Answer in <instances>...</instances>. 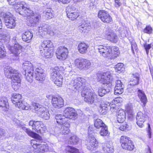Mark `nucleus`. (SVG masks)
<instances>
[{
    "label": "nucleus",
    "instance_id": "f8f14e48",
    "mask_svg": "<svg viewBox=\"0 0 153 153\" xmlns=\"http://www.w3.org/2000/svg\"><path fill=\"white\" fill-rule=\"evenodd\" d=\"M147 117V115L142 112H139L137 113L136 117L137 123L139 127L141 128L143 127L144 126L143 123Z\"/></svg>",
    "mask_w": 153,
    "mask_h": 153
},
{
    "label": "nucleus",
    "instance_id": "6e6552de",
    "mask_svg": "<svg viewBox=\"0 0 153 153\" xmlns=\"http://www.w3.org/2000/svg\"><path fill=\"white\" fill-rule=\"evenodd\" d=\"M68 49L64 46L59 47L57 49L56 54L57 58L60 60H64L68 56Z\"/></svg>",
    "mask_w": 153,
    "mask_h": 153
},
{
    "label": "nucleus",
    "instance_id": "0eeeda50",
    "mask_svg": "<svg viewBox=\"0 0 153 153\" xmlns=\"http://www.w3.org/2000/svg\"><path fill=\"white\" fill-rule=\"evenodd\" d=\"M99 51L103 57L113 59L111 48L108 46L101 45L99 46Z\"/></svg>",
    "mask_w": 153,
    "mask_h": 153
},
{
    "label": "nucleus",
    "instance_id": "b1692460",
    "mask_svg": "<svg viewBox=\"0 0 153 153\" xmlns=\"http://www.w3.org/2000/svg\"><path fill=\"white\" fill-rule=\"evenodd\" d=\"M102 149L107 153H112L114 151L113 146L108 143L102 144Z\"/></svg>",
    "mask_w": 153,
    "mask_h": 153
},
{
    "label": "nucleus",
    "instance_id": "473e14b6",
    "mask_svg": "<svg viewBox=\"0 0 153 153\" xmlns=\"http://www.w3.org/2000/svg\"><path fill=\"white\" fill-rule=\"evenodd\" d=\"M108 39L114 43H116L118 41V37L117 35L113 32H109L106 33Z\"/></svg>",
    "mask_w": 153,
    "mask_h": 153
},
{
    "label": "nucleus",
    "instance_id": "c03bdc74",
    "mask_svg": "<svg viewBox=\"0 0 153 153\" xmlns=\"http://www.w3.org/2000/svg\"><path fill=\"white\" fill-rule=\"evenodd\" d=\"M124 86L121 87L115 86L114 88V94L116 95L122 94L124 91Z\"/></svg>",
    "mask_w": 153,
    "mask_h": 153
},
{
    "label": "nucleus",
    "instance_id": "7ed1b4c3",
    "mask_svg": "<svg viewBox=\"0 0 153 153\" xmlns=\"http://www.w3.org/2000/svg\"><path fill=\"white\" fill-rule=\"evenodd\" d=\"M97 75L98 80L101 83L103 84L112 85L113 78L109 72L98 73Z\"/></svg>",
    "mask_w": 153,
    "mask_h": 153
},
{
    "label": "nucleus",
    "instance_id": "a18cd8bd",
    "mask_svg": "<svg viewBox=\"0 0 153 153\" xmlns=\"http://www.w3.org/2000/svg\"><path fill=\"white\" fill-rule=\"evenodd\" d=\"M123 66V64L120 63H118L114 67L115 71L119 73L121 72L124 70Z\"/></svg>",
    "mask_w": 153,
    "mask_h": 153
},
{
    "label": "nucleus",
    "instance_id": "9d476101",
    "mask_svg": "<svg viewBox=\"0 0 153 153\" xmlns=\"http://www.w3.org/2000/svg\"><path fill=\"white\" fill-rule=\"evenodd\" d=\"M98 16L101 20L104 23H109L112 21V18L109 13L103 10L99 11Z\"/></svg>",
    "mask_w": 153,
    "mask_h": 153
},
{
    "label": "nucleus",
    "instance_id": "f704fd0d",
    "mask_svg": "<svg viewBox=\"0 0 153 153\" xmlns=\"http://www.w3.org/2000/svg\"><path fill=\"white\" fill-rule=\"evenodd\" d=\"M21 74L17 71L9 79H11L12 82H21Z\"/></svg>",
    "mask_w": 153,
    "mask_h": 153
},
{
    "label": "nucleus",
    "instance_id": "cd10ccee",
    "mask_svg": "<svg viewBox=\"0 0 153 153\" xmlns=\"http://www.w3.org/2000/svg\"><path fill=\"white\" fill-rule=\"evenodd\" d=\"M33 36V34L29 31H26L22 34V39L23 41L27 43L30 42Z\"/></svg>",
    "mask_w": 153,
    "mask_h": 153
},
{
    "label": "nucleus",
    "instance_id": "5fc2aeb1",
    "mask_svg": "<svg viewBox=\"0 0 153 153\" xmlns=\"http://www.w3.org/2000/svg\"><path fill=\"white\" fill-rule=\"evenodd\" d=\"M12 88L15 91L18 89L21 85L20 82H12Z\"/></svg>",
    "mask_w": 153,
    "mask_h": 153
},
{
    "label": "nucleus",
    "instance_id": "bf43d9fd",
    "mask_svg": "<svg viewBox=\"0 0 153 153\" xmlns=\"http://www.w3.org/2000/svg\"><path fill=\"white\" fill-rule=\"evenodd\" d=\"M152 31V28L150 26H147L144 30V32L145 33L148 34L151 33Z\"/></svg>",
    "mask_w": 153,
    "mask_h": 153
},
{
    "label": "nucleus",
    "instance_id": "4c0bfd02",
    "mask_svg": "<svg viewBox=\"0 0 153 153\" xmlns=\"http://www.w3.org/2000/svg\"><path fill=\"white\" fill-rule=\"evenodd\" d=\"M109 107V106L103 103L101 104L99 108V112L102 114H105L107 113V111Z\"/></svg>",
    "mask_w": 153,
    "mask_h": 153
},
{
    "label": "nucleus",
    "instance_id": "58836bf2",
    "mask_svg": "<svg viewBox=\"0 0 153 153\" xmlns=\"http://www.w3.org/2000/svg\"><path fill=\"white\" fill-rule=\"evenodd\" d=\"M33 12L30 9H27L25 11L22 10V12L20 13V15H21L24 16L30 17L33 16Z\"/></svg>",
    "mask_w": 153,
    "mask_h": 153
},
{
    "label": "nucleus",
    "instance_id": "20e7f679",
    "mask_svg": "<svg viewBox=\"0 0 153 153\" xmlns=\"http://www.w3.org/2000/svg\"><path fill=\"white\" fill-rule=\"evenodd\" d=\"M12 102L20 109L28 110L29 107L24 105L22 102V96L19 94H14L11 99Z\"/></svg>",
    "mask_w": 153,
    "mask_h": 153
},
{
    "label": "nucleus",
    "instance_id": "5701e85b",
    "mask_svg": "<svg viewBox=\"0 0 153 153\" xmlns=\"http://www.w3.org/2000/svg\"><path fill=\"white\" fill-rule=\"evenodd\" d=\"M42 16L47 19H51L54 17V13L51 9L47 8L43 12Z\"/></svg>",
    "mask_w": 153,
    "mask_h": 153
},
{
    "label": "nucleus",
    "instance_id": "f03ea898",
    "mask_svg": "<svg viewBox=\"0 0 153 153\" xmlns=\"http://www.w3.org/2000/svg\"><path fill=\"white\" fill-rule=\"evenodd\" d=\"M41 46L42 48L40 50L41 55L46 58L52 57L53 54L52 42L49 40L44 41L42 42Z\"/></svg>",
    "mask_w": 153,
    "mask_h": 153
},
{
    "label": "nucleus",
    "instance_id": "a211bd4d",
    "mask_svg": "<svg viewBox=\"0 0 153 153\" xmlns=\"http://www.w3.org/2000/svg\"><path fill=\"white\" fill-rule=\"evenodd\" d=\"M31 63L29 62L25 61L22 64V68L25 73H33V68Z\"/></svg>",
    "mask_w": 153,
    "mask_h": 153
},
{
    "label": "nucleus",
    "instance_id": "c756f323",
    "mask_svg": "<svg viewBox=\"0 0 153 153\" xmlns=\"http://www.w3.org/2000/svg\"><path fill=\"white\" fill-rule=\"evenodd\" d=\"M21 127H22V129L25 131L29 136L38 140V135L37 134L31 131L29 129H28L23 126H21Z\"/></svg>",
    "mask_w": 153,
    "mask_h": 153
},
{
    "label": "nucleus",
    "instance_id": "603ef678",
    "mask_svg": "<svg viewBox=\"0 0 153 153\" xmlns=\"http://www.w3.org/2000/svg\"><path fill=\"white\" fill-rule=\"evenodd\" d=\"M75 12H77V10L73 7H68L66 9V14L68 13H73Z\"/></svg>",
    "mask_w": 153,
    "mask_h": 153
},
{
    "label": "nucleus",
    "instance_id": "412c9836",
    "mask_svg": "<svg viewBox=\"0 0 153 153\" xmlns=\"http://www.w3.org/2000/svg\"><path fill=\"white\" fill-rule=\"evenodd\" d=\"M17 71L10 66H7L4 68V74L8 78L11 77V76Z\"/></svg>",
    "mask_w": 153,
    "mask_h": 153
},
{
    "label": "nucleus",
    "instance_id": "ea45409f",
    "mask_svg": "<svg viewBox=\"0 0 153 153\" xmlns=\"http://www.w3.org/2000/svg\"><path fill=\"white\" fill-rule=\"evenodd\" d=\"M65 151L66 153H80L77 149L70 146L66 147Z\"/></svg>",
    "mask_w": 153,
    "mask_h": 153
},
{
    "label": "nucleus",
    "instance_id": "37998d69",
    "mask_svg": "<svg viewBox=\"0 0 153 153\" xmlns=\"http://www.w3.org/2000/svg\"><path fill=\"white\" fill-rule=\"evenodd\" d=\"M79 139L76 135H74L70 138V141L71 144L76 145L79 143Z\"/></svg>",
    "mask_w": 153,
    "mask_h": 153
},
{
    "label": "nucleus",
    "instance_id": "13d9d810",
    "mask_svg": "<svg viewBox=\"0 0 153 153\" xmlns=\"http://www.w3.org/2000/svg\"><path fill=\"white\" fill-rule=\"evenodd\" d=\"M132 105L131 104H128L126 108V111L129 114H131L132 111Z\"/></svg>",
    "mask_w": 153,
    "mask_h": 153
},
{
    "label": "nucleus",
    "instance_id": "e2e57ef3",
    "mask_svg": "<svg viewBox=\"0 0 153 153\" xmlns=\"http://www.w3.org/2000/svg\"><path fill=\"white\" fill-rule=\"evenodd\" d=\"M153 45L152 44H145L144 45V46L146 50V52L147 53L149 52V50L153 46Z\"/></svg>",
    "mask_w": 153,
    "mask_h": 153
},
{
    "label": "nucleus",
    "instance_id": "393cba45",
    "mask_svg": "<svg viewBox=\"0 0 153 153\" xmlns=\"http://www.w3.org/2000/svg\"><path fill=\"white\" fill-rule=\"evenodd\" d=\"M82 21V24L78 27V30L79 31L82 33H86L89 30L91 26L87 23L83 22Z\"/></svg>",
    "mask_w": 153,
    "mask_h": 153
},
{
    "label": "nucleus",
    "instance_id": "c9c22d12",
    "mask_svg": "<svg viewBox=\"0 0 153 153\" xmlns=\"http://www.w3.org/2000/svg\"><path fill=\"white\" fill-rule=\"evenodd\" d=\"M66 117L65 116V114H58L56 115L55 119L56 120V122L60 125L64 123L65 121H66Z\"/></svg>",
    "mask_w": 153,
    "mask_h": 153
},
{
    "label": "nucleus",
    "instance_id": "8fccbe9b",
    "mask_svg": "<svg viewBox=\"0 0 153 153\" xmlns=\"http://www.w3.org/2000/svg\"><path fill=\"white\" fill-rule=\"evenodd\" d=\"M131 127L128 124L125 123L120 126L119 129L123 131H127L131 130Z\"/></svg>",
    "mask_w": 153,
    "mask_h": 153
},
{
    "label": "nucleus",
    "instance_id": "dca6fc26",
    "mask_svg": "<svg viewBox=\"0 0 153 153\" xmlns=\"http://www.w3.org/2000/svg\"><path fill=\"white\" fill-rule=\"evenodd\" d=\"M22 46L18 44L15 43L13 46L10 47L9 48L11 53L15 56H18L22 52Z\"/></svg>",
    "mask_w": 153,
    "mask_h": 153
},
{
    "label": "nucleus",
    "instance_id": "69168bd1",
    "mask_svg": "<svg viewBox=\"0 0 153 153\" xmlns=\"http://www.w3.org/2000/svg\"><path fill=\"white\" fill-rule=\"evenodd\" d=\"M46 73L39 74V81H43L45 80L46 76Z\"/></svg>",
    "mask_w": 153,
    "mask_h": 153
},
{
    "label": "nucleus",
    "instance_id": "4be33fe9",
    "mask_svg": "<svg viewBox=\"0 0 153 153\" xmlns=\"http://www.w3.org/2000/svg\"><path fill=\"white\" fill-rule=\"evenodd\" d=\"M37 73H35V74H33V73H29L25 74V78L26 80L27 81L31 83L33 81V75H34L35 79L37 80H38V72L36 71Z\"/></svg>",
    "mask_w": 153,
    "mask_h": 153
},
{
    "label": "nucleus",
    "instance_id": "39448f33",
    "mask_svg": "<svg viewBox=\"0 0 153 153\" xmlns=\"http://www.w3.org/2000/svg\"><path fill=\"white\" fill-rule=\"evenodd\" d=\"M5 24L7 28L12 29L16 26L15 18L10 12H7L3 15Z\"/></svg>",
    "mask_w": 153,
    "mask_h": 153
},
{
    "label": "nucleus",
    "instance_id": "6e6d98bb",
    "mask_svg": "<svg viewBox=\"0 0 153 153\" xmlns=\"http://www.w3.org/2000/svg\"><path fill=\"white\" fill-rule=\"evenodd\" d=\"M128 33L129 32L128 31L127 29L125 28V29H124L120 33V35L121 37L123 38L128 36Z\"/></svg>",
    "mask_w": 153,
    "mask_h": 153
},
{
    "label": "nucleus",
    "instance_id": "aec40b11",
    "mask_svg": "<svg viewBox=\"0 0 153 153\" xmlns=\"http://www.w3.org/2000/svg\"><path fill=\"white\" fill-rule=\"evenodd\" d=\"M111 84L105 85L101 88H100L98 90L99 95L100 97H102L107 93H108L111 90V88L109 87Z\"/></svg>",
    "mask_w": 153,
    "mask_h": 153
},
{
    "label": "nucleus",
    "instance_id": "09e8293b",
    "mask_svg": "<svg viewBox=\"0 0 153 153\" xmlns=\"http://www.w3.org/2000/svg\"><path fill=\"white\" fill-rule=\"evenodd\" d=\"M67 16L70 19L74 20L77 18L79 15L77 12H75L73 13H68L67 14Z\"/></svg>",
    "mask_w": 153,
    "mask_h": 153
},
{
    "label": "nucleus",
    "instance_id": "6ab92c4d",
    "mask_svg": "<svg viewBox=\"0 0 153 153\" xmlns=\"http://www.w3.org/2000/svg\"><path fill=\"white\" fill-rule=\"evenodd\" d=\"M132 77L133 78L128 83V85L131 86H134L139 84L140 75L138 73H135L132 74Z\"/></svg>",
    "mask_w": 153,
    "mask_h": 153
},
{
    "label": "nucleus",
    "instance_id": "bb28decb",
    "mask_svg": "<svg viewBox=\"0 0 153 153\" xmlns=\"http://www.w3.org/2000/svg\"><path fill=\"white\" fill-rule=\"evenodd\" d=\"M89 46L84 42H81L79 44L78 47L79 51L81 53H85Z\"/></svg>",
    "mask_w": 153,
    "mask_h": 153
},
{
    "label": "nucleus",
    "instance_id": "2eb2a0df",
    "mask_svg": "<svg viewBox=\"0 0 153 153\" xmlns=\"http://www.w3.org/2000/svg\"><path fill=\"white\" fill-rule=\"evenodd\" d=\"M42 140V137L39 135V152H47L49 149L47 144Z\"/></svg>",
    "mask_w": 153,
    "mask_h": 153
},
{
    "label": "nucleus",
    "instance_id": "2f4dec72",
    "mask_svg": "<svg viewBox=\"0 0 153 153\" xmlns=\"http://www.w3.org/2000/svg\"><path fill=\"white\" fill-rule=\"evenodd\" d=\"M126 115L125 112L122 110H120L117 116V120L119 123H122L125 120Z\"/></svg>",
    "mask_w": 153,
    "mask_h": 153
},
{
    "label": "nucleus",
    "instance_id": "79ce46f5",
    "mask_svg": "<svg viewBox=\"0 0 153 153\" xmlns=\"http://www.w3.org/2000/svg\"><path fill=\"white\" fill-rule=\"evenodd\" d=\"M102 121L100 119H96L94 121V125L97 128H99L105 126Z\"/></svg>",
    "mask_w": 153,
    "mask_h": 153
},
{
    "label": "nucleus",
    "instance_id": "1a4fd4ad",
    "mask_svg": "<svg viewBox=\"0 0 153 153\" xmlns=\"http://www.w3.org/2000/svg\"><path fill=\"white\" fill-rule=\"evenodd\" d=\"M63 114L66 118L75 120L77 117V114L75 110L71 107H68L65 108Z\"/></svg>",
    "mask_w": 153,
    "mask_h": 153
},
{
    "label": "nucleus",
    "instance_id": "7c9ffc66",
    "mask_svg": "<svg viewBox=\"0 0 153 153\" xmlns=\"http://www.w3.org/2000/svg\"><path fill=\"white\" fill-rule=\"evenodd\" d=\"M50 28V26L45 23L41 24L40 26L39 27V35L42 36L43 35V33H41V32L43 31L45 32L44 33L45 34V32H47Z\"/></svg>",
    "mask_w": 153,
    "mask_h": 153
},
{
    "label": "nucleus",
    "instance_id": "c85d7f7f",
    "mask_svg": "<svg viewBox=\"0 0 153 153\" xmlns=\"http://www.w3.org/2000/svg\"><path fill=\"white\" fill-rule=\"evenodd\" d=\"M131 142V141L130 138L126 136H122L120 137V143L122 147H125V144L127 143L128 144H130Z\"/></svg>",
    "mask_w": 153,
    "mask_h": 153
},
{
    "label": "nucleus",
    "instance_id": "f3484780",
    "mask_svg": "<svg viewBox=\"0 0 153 153\" xmlns=\"http://www.w3.org/2000/svg\"><path fill=\"white\" fill-rule=\"evenodd\" d=\"M70 124L67 121H65L62 124L59 125L58 127L61 130V133L62 134H68L70 131L69 128Z\"/></svg>",
    "mask_w": 153,
    "mask_h": 153
},
{
    "label": "nucleus",
    "instance_id": "f257e3e1",
    "mask_svg": "<svg viewBox=\"0 0 153 153\" xmlns=\"http://www.w3.org/2000/svg\"><path fill=\"white\" fill-rule=\"evenodd\" d=\"M67 84L71 85V88L75 91L82 90V96L84 97V100L88 104H92L95 101L100 102L101 100L97 99L96 95L93 89H88L86 86V80L81 77H78L76 75H74L71 77L69 76L65 79Z\"/></svg>",
    "mask_w": 153,
    "mask_h": 153
},
{
    "label": "nucleus",
    "instance_id": "3c124183",
    "mask_svg": "<svg viewBox=\"0 0 153 153\" xmlns=\"http://www.w3.org/2000/svg\"><path fill=\"white\" fill-rule=\"evenodd\" d=\"M108 133V128L105 125V126H104L101 128V129L100 132V134L101 136H105L107 135Z\"/></svg>",
    "mask_w": 153,
    "mask_h": 153
},
{
    "label": "nucleus",
    "instance_id": "774afa93",
    "mask_svg": "<svg viewBox=\"0 0 153 153\" xmlns=\"http://www.w3.org/2000/svg\"><path fill=\"white\" fill-rule=\"evenodd\" d=\"M115 86L121 87V86H124V85L123 84L122 82H121V80H117L116 82Z\"/></svg>",
    "mask_w": 153,
    "mask_h": 153
},
{
    "label": "nucleus",
    "instance_id": "423d86ee",
    "mask_svg": "<svg viewBox=\"0 0 153 153\" xmlns=\"http://www.w3.org/2000/svg\"><path fill=\"white\" fill-rule=\"evenodd\" d=\"M74 64L79 69L84 70L89 68L91 64L89 60L82 59H76L74 61Z\"/></svg>",
    "mask_w": 153,
    "mask_h": 153
},
{
    "label": "nucleus",
    "instance_id": "e433bc0d",
    "mask_svg": "<svg viewBox=\"0 0 153 153\" xmlns=\"http://www.w3.org/2000/svg\"><path fill=\"white\" fill-rule=\"evenodd\" d=\"M0 106L5 108V110H7L9 108L8 103L7 101V99L4 97L0 98Z\"/></svg>",
    "mask_w": 153,
    "mask_h": 153
},
{
    "label": "nucleus",
    "instance_id": "a878e982",
    "mask_svg": "<svg viewBox=\"0 0 153 153\" xmlns=\"http://www.w3.org/2000/svg\"><path fill=\"white\" fill-rule=\"evenodd\" d=\"M58 69L57 67H56L51 71L50 78L52 81L61 75L59 72Z\"/></svg>",
    "mask_w": 153,
    "mask_h": 153
},
{
    "label": "nucleus",
    "instance_id": "338daca9",
    "mask_svg": "<svg viewBox=\"0 0 153 153\" xmlns=\"http://www.w3.org/2000/svg\"><path fill=\"white\" fill-rule=\"evenodd\" d=\"M22 4H23V6H22V10L25 11V10L29 9L27 4H26L25 2L22 1Z\"/></svg>",
    "mask_w": 153,
    "mask_h": 153
},
{
    "label": "nucleus",
    "instance_id": "4468645a",
    "mask_svg": "<svg viewBox=\"0 0 153 153\" xmlns=\"http://www.w3.org/2000/svg\"><path fill=\"white\" fill-rule=\"evenodd\" d=\"M51 102L53 106L55 108H59L64 105L63 100L61 97L54 96Z\"/></svg>",
    "mask_w": 153,
    "mask_h": 153
},
{
    "label": "nucleus",
    "instance_id": "052dcab7",
    "mask_svg": "<svg viewBox=\"0 0 153 153\" xmlns=\"http://www.w3.org/2000/svg\"><path fill=\"white\" fill-rule=\"evenodd\" d=\"M6 131L4 129L0 128V138L2 137H7Z\"/></svg>",
    "mask_w": 153,
    "mask_h": 153
},
{
    "label": "nucleus",
    "instance_id": "680f3d73",
    "mask_svg": "<svg viewBox=\"0 0 153 153\" xmlns=\"http://www.w3.org/2000/svg\"><path fill=\"white\" fill-rule=\"evenodd\" d=\"M31 144L33 148L36 150L37 148L38 145L37 142L35 140H31Z\"/></svg>",
    "mask_w": 153,
    "mask_h": 153
},
{
    "label": "nucleus",
    "instance_id": "0e129e2a",
    "mask_svg": "<svg viewBox=\"0 0 153 153\" xmlns=\"http://www.w3.org/2000/svg\"><path fill=\"white\" fill-rule=\"evenodd\" d=\"M6 56V51L0 47V58H3Z\"/></svg>",
    "mask_w": 153,
    "mask_h": 153
},
{
    "label": "nucleus",
    "instance_id": "4d7b16f0",
    "mask_svg": "<svg viewBox=\"0 0 153 153\" xmlns=\"http://www.w3.org/2000/svg\"><path fill=\"white\" fill-rule=\"evenodd\" d=\"M32 18L30 17V20H29V22H30L31 23H34L36 24L37 22H38V16H33Z\"/></svg>",
    "mask_w": 153,
    "mask_h": 153
},
{
    "label": "nucleus",
    "instance_id": "de8ad7c7",
    "mask_svg": "<svg viewBox=\"0 0 153 153\" xmlns=\"http://www.w3.org/2000/svg\"><path fill=\"white\" fill-rule=\"evenodd\" d=\"M53 81L57 86H60L62 85L63 83V77L62 75L60 76L58 78H56Z\"/></svg>",
    "mask_w": 153,
    "mask_h": 153
},
{
    "label": "nucleus",
    "instance_id": "72a5a7b5",
    "mask_svg": "<svg viewBox=\"0 0 153 153\" xmlns=\"http://www.w3.org/2000/svg\"><path fill=\"white\" fill-rule=\"evenodd\" d=\"M138 94L141 101L145 106V104L147 102V99L144 93L142 91L139 90L138 91Z\"/></svg>",
    "mask_w": 153,
    "mask_h": 153
},
{
    "label": "nucleus",
    "instance_id": "9b49d317",
    "mask_svg": "<svg viewBox=\"0 0 153 153\" xmlns=\"http://www.w3.org/2000/svg\"><path fill=\"white\" fill-rule=\"evenodd\" d=\"M39 117L45 120L49 119L50 117L48 110L41 105H39Z\"/></svg>",
    "mask_w": 153,
    "mask_h": 153
},
{
    "label": "nucleus",
    "instance_id": "a19ab883",
    "mask_svg": "<svg viewBox=\"0 0 153 153\" xmlns=\"http://www.w3.org/2000/svg\"><path fill=\"white\" fill-rule=\"evenodd\" d=\"M22 3V1L18 2L17 3H15L14 5H13L16 12L19 13L20 14L21 12H22V6L23 5Z\"/></svg>",
    "mask_w": 153,
    "mask_h": 153
},
{
    "label": "nucleus",
    "instance_id": "864d4df0",
    "mask_svg": "<svg viewBox=\"0 0 153 153\" xmlns=\"http://www.w3.org/2000/svg\"><path fill=\"white\" fill-rule=\"evenodd\" d=\"M130 144L129 145V144L126 143L125 144L126 147H122L124 149H125L126 150H128L131 151L134 148V146L132 143V142H131Z\"/></svg>",
    "mask_w": 153,
    "mask_h": 153
},
{
    "label": "nucleus",
    "instance_id": "49530a36",
    "mask_svg": "<svg viewBox=\"0 0 153 153\" xmlns=\"http://www.w3.org/2000/svg\"><path fill=\"white\" fill-rule=\"evenodd\" d=\"M38 122L30 120L29 122V125L32 126L33 129L36 132H38Z\"/></svg>",
    "mask_w": 153,
    "mask_h": 153
},
{
    "label": "nucleus",
    "instance_id": "ddd939ff",
    "mask_svg": "<svg viewBox=\"0 0 153 153\" xmlns=\"http://www.w3.org/2000/svg\"><path fill=\"white\" fill-rule=\"evenodd\" d=\"M87 140L89 143V145L87 147L88 149L94 150L96 149L98 146V142L95 137L89 136Z\"/></svg>",
    "mask_w": 153,
    "mask_h": 153
}]
</instances>
